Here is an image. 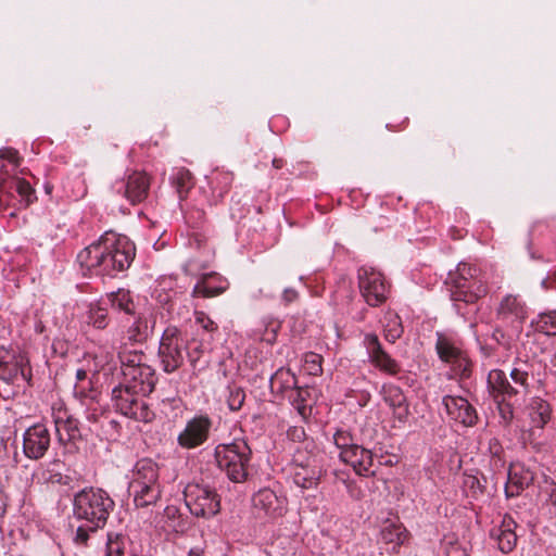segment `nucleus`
Wrapping results in <instances>:
<instances>
[{
    "mask_svg": "<svg viewBox=\"0 0 556 556\" xmlns=\"http://www.w3.org/2000/svg\"><path fill=\"white\" fill-rule=\"evenodd\" d=\"M135 256L134 242L126 236L106 231L77 254V262L85 275L113 278L128 269Z\"/></svg>",
    "mask_w": 556,
    "mask_h": 556,
    "instance_id": "1",
    "label": "nucleus"
},
{
    "mask_svg": "<svg viewBox=\"0 0 556 556\" xmlns=\"http://www.w3.org/2000/svg\"><path fill=\"white\" fill-rule=\"evenodd\" d=\"M531 365L516 361L509 371V378L502 369H492L488 374V392L496 404L501 422L507 427L515 416V408L522 404L530 393Z\"/></svg>",
    "mask_w": 556,
    "mask_h": 556,
    "instance_id": "2",
    "label": "nucleus"
},
{
    "mask_svg": "<svg viewBox=\"0 0 556 556\" xmlns=\"http://www.w3.org/2000/svg\"><path fill=\"white\" fill-rule=\"evenodd\" d=\"M204 352L202 340L188 339L176 326H168L161 337L157 356L163 371L173 374L184 366L186 359L197 370Z\"/></svg>",
    "mask_w": 556,
    "mask_h": 556,
    "instance_id": "3",
    "label": "nucleus"
},
{
    "mask_svg": "<svg viewBox=\"0 0 556 556\" xmlns=\"http://www.w3.org/2000/svg\"><path fill=\"white\" fill-rule=\"evenodd\" d=\"M114 507L115 502L101 488H84L73 497L74 518L90 522L91 529H103Z\"/></svg>",
    "mask_w": 556,
    "mask_h": 556,
    "instance_id": "4",
    "label": "nucleus"
},
{
    "mask_svg": "<svg viewBox=\"0 0 556 556\" xmlns=\"http://www.w3.org/2000/svg\"><path fill=\"white\" fill-rule=\"evenodd\" d=\"M217 465L235 483H242L249 477L252 450L243 439H236L229 444H218L214 452Z\"/></svg>",
    "mask_w": 556,
    "mask_h": 556,
    "instance_id": "5",
    "label": "nucleus"
},
{
    "mask_svg": "<svg viewBox=\"0 0 556 556\" xmlns=\"http://www.w3.org/2000/svg\"><path fill=\"white\" fill-rule=\"evenodd\" d=\"M451 298L454 302L475 304L488 293V285L480 270L470 264L460 263L454 274L448 275Z\"/></svg>",
    "mask_w": 556,
    "mask_h": 556,
    "instance_id": "6",
    "label": "nucleus"
},
{
    "mask_svg": "<svg viewBox=\"0 0 556 556\" xmlns=\"http://www.w3.org/2000/svg\"><path fill=\"white\" fill-rule=\"evenodd\" d=\"M184 498L190 513L198 518H212L220 511V496L208 485L189 483L185 488Z\"/></svg>",
    "mask_w": 556,
    "mask_h": 556,
    "instance_id": "7",
    "label": "nucleus"
},
{
    "mask_svg": "<svg viewBox=\"0 0 556 556\" xmlns=\"http://www.w3.org/2000/svg\"><path fill=\"white\" fill-rule=\"evenodd\" d=\"M0 380L8 384H30L31 368L26 355L0 345Z\"/></svg>",
    "mask_w": 556,
    "mask_h": 556,
    "instance_id": "8",
    "label": "nucleus"
},
{
    "mask_svg": "<svg viewBox=\"0 0 556 556\" xmlns=\"http://www.w3.org/2000/svg\"><path fill=\"white\" fill-rule=\"evenodd\" d=\"M358 287L365 302L372 307L383 304L390 293V285L382 273L364 265L357 270Z\"/></svg>",
    "mask_w": 556,
    "mask_h": 556,
    "instance_id": "9",
    "label": "nucleus"
},
{
    "mask_svg": "<svg viewBox=\"0 0 556 556\" xmlns=\"http://www.w3.org/2000/svg\"><path fill=\"white\" fill-rule=\"evenodd\" d=\"M212 418L206 414L195 415L190 418L177 437V443L181 448L193 450L203 445L211 434Z\"/></svg>",
    "mask_w": 556,
    "mask_h": 556,
    "instance_id": "10",
    "label": "nucleus"
},
{
    "mask_svg": "<svg viewBox=\"0 0 556 556\" xmlns=\"http://www.w3.org/2000/svg\"><path fill=\"white\" fill-rule=\"evenodd\" d=\"M51 444V434L45 424L28 427L23 433V453L31 460L41 459Z\"/></svg>",
    "mask_w": 556,
    "mask_h": 556,
    "instance_id": "11",
    "label": "nucleus"
},
{
    "mask_svg": "<svg viewBox=\"0 0 556 556\" xmlns=\"http://www.w3.org/2000/svg\"><path fill=\"white\" fill-rule=\"evenodd\" d=\"M369 362L381 372L396 376L401 372V365L383 348L375 333H366L363 339Z\"/></svg>",
    "mask_w": 556,
    "mask_h": 556,
    "instance_id": "12",
    "label": "nucleus"
},
{
    "mask_svg": "<svg viewBox=\"0 0 556 556\" xmlns=\"http://www.w3.org/2000/svg\"><path fill=\"white\" fill-rule=\"evenodd\" d=\"M113 188L116 193L123 194L130 204L135 205L148 198L150 177L144 172H132L126 181H117Z\"/></svg>",
    "mask_w": 556,
    "mask_h": 556,
    "instance_id": "13",
    "label": "nucleus"
},
{
    "mask_svg": "<svg viewBox=\"0 0 556 556\" xmlns=\"http://www.w3.org/2000/svg\"><path fill=\"white\" fill-rule=\"evenodd\" d=\"M443 405L451 419L466 426L472 427L478 421L476 408L462 396L445 395Z\"/></svg>",
    "mask_w": 556,
    "mask_h": 556,
    "instance_id": "14",
    "label": "nucleus"
},
{
    "mask_svg": "<svg viewBox=\"0 0 556 556\" xmlns=\"http://www.w3.org/2000/svg\"><path fill=\"white\" fill-rule=\"evenodd\" d=\"M123 379L122 384L141 393L142 396L152 393L156 383L155 370L150 365L129 369L123 374Z\"/></svg>",
    "mask_w": 556,
    "mask_h": 556,
    "instance_id": "15",
    "label": "nucleus"
},
{
    "mask_svg": "<svg viewBox=\"0 0 556 556\" xmlns=\"http://www.w3.org/2000/svg\"><path fill=\"white\" fill-rule=\"evenodd\" d=\"M381 394L383 396V401L392 409L393 417L397 421L405 424L410 413L409 405L403 390L393 383H384L382 386Z\"/></svg>",
    "mask_w": 556,
    "mask_h": 556,
    "instance_id": "16",
    "label": "nucleus"
},
{
    "mask_svg": "<svg viewBox=\"0 0 556 556\" xmlns=\"http://www.w3.org/2000/svg\"><path fill=\"white\" fill-rule=\"evenodd\" d=\"M53 418L60 442H76L83 439L79 420L70 415L67 410L59 409Z\"/></svg>",
    "mask_w": 556,
    "mask_h": 556,
    "instance_id": "17",
    "label": "nucleus"
},
{
    "mask_svg": "<svg viewBox=\"0 0 556 556\" xmlns=\"http://www.w3.org/2000/svg\"><path fill=\"white\" fill-rule=\"evenodd\" d=\"M496 314L502 320L522 324L528 316V309L519 295L507 294L500 302Z\"/></svg>",
    "mask_w": 556,
    "mask_h": 556,
    "instance_id": "18",
    "label": "nucleus"
},
{
    "mask_svg": "<svg viewBox=\"0 0 556 556\" xmlns=\"http://www.w3.org/2000/svg\"><path fill=\"white\" fill-rule=\"evenodd\" d=\"M253 506L264 515L275 518L285 510V500L276 495L270 489H262L253 496Z\"/></svg>",
    "mask_w": 556,
    "mask_h": 556,
    "instance_id": "19",
    "label": "nucleus"
},
{
    "mask_svg": "<svg viewBox=\"0 0 556 556\" xmlns=\"http://www.w3.org/2000/svg\"><path fill=\"white\" fill-rule=\"evenodd\" d=\"M129 482H137L138 484L150 486H162L157 464L150 458L138 460L132 468Z\"/></svg>",
    "mask_w": 556,
    "mask_h": 556,
    "instance_id": "20",
    "label": "nucleus"
},
{
    "mask_svg": "<svg viewBox=\"0 0 556 556\" xmlns=\"http://www.w3.org/2000/svg\"><path fill=\"white\" fill-rule=\"evenodd\" d=\"M516 521L508 515L503 517L500 527L491 531V536L496 540L498 549L504 553H510L517 544V534L515 533Z\"/></svg>",
    "mask_w": 556,
    "mask_h": 556,
    "instance_id": "21",
    "label": "nucleus"
},
{
    "mask_svg": "<svg viewBox=\"0 0 556 556\" xmlns=\"http://www.w3.org/2000/svg\"><path fill=\"white\" fill-rule=\"evenodd\" d=\"M534 473L529 468L520 465L511 466L508 471V481L505 486L507 497L518 496L521 491L532 484Z\"/></svg>",
    "mask_w": 556,
    "mask_h": 556,
    "instance_id": "22",
    "label": "nucleus"
},
{
    "mask_svg": "<svg viewBox=\"0 0 556 556\" xmlns=\"http://www.w3.org/2000/svg\"><path fill=\"white\" fill-rule=\"evenodd\" d=\"M128 492L137 508H148L156 505L161 500L162 486H150L146 484H138L137 482H129Z\"/></svg>",
    "mask_w": 556,
    "mask_h": 556,
    "instance_id": "23",
    "label": "nucleus"
},
{
    "mask_svg": "<svg viewBox=\"0 0 556 556\" xmlns=\"http://www.w3.org/2000/svg\"><path fill=\"white\" fill-rule=\"evenodd\" d=\"M351 453V457L346 456L342 459L343 463L350 465L358 476L369 477L375 473L371 451L358 444Z\"/></svg>",
    "mask_w": 556,
    "mask_h": 556,
    "instance_id": "24",
    "label": "nucleus"
},
{
    "mask_svg": "<svg viewBox=\"0 0 556 556\" xmlns=\"http://www.w3.org/2000/svg\"><path fill=\"white\" fill-rule=\"evenodd\" d=\"M321 476L323 470L317 465H299L293 472V482L303 490L315 489L319 484Z\"/></svg>",
    "mask_w": 556,
    "mask_h": 556,
    "instance_id": "25",
    "label": "nucleus"
},
{
    "mask_svg": "<svg viewBox=\"0 0 556 556\" xmlns=\"http://www.w3.org/2000/svg\"><path fill=\"white\" fill-rule=\"evenodd\" d=\"M552 406L542 397L531 399L529 404V417L533 427L543 429L552 419Z\"/></svg>",
    "mask_w": 556,
    "mask_h": 556,
    "instance_id": "26",
    "label": "nucleus"
},
{
    "mask_svg": "<svg viewBox=\"0 0 556 556\" xmlns=\"http://www.w3.org/2000/svg\"><path fill=\"white\" fill-rule=\"evenodd\" d=\"M141 393L135 392L131 388L124 384L115 387L112 391V401L115 408L124 416L127 417L135 401Z\"/></svg>",
    "mask_w": 556,
    "mask_h": 556,
    "instance_id": "27",
    "label": "nucleus"
},
{
    "mask_svg": "<svg viewBox=\"0 0 556 556\" xmlns=\"http://www.w3.org/2000/svg\"><path fill=\"white\" fill-rule=\"evenodd\" d=\"M216 280H219L217 274H205L203 277L197 282L192 290V296L194 298H214L218 296L225 292V286H218L215 283Z\"/></svg>",
    "mask_w": 556,
    "mask_h": 556,
    "instance_id": "28",
    "label": "nucleus"
},
{
    "mask_svg": "<svg viewBox=\"0 0 556 556\" xmlns=\"http://www.w3.org/2000/svg\"><path fill=\"white\" fill-rule=\"evenodd\" d=\"M270 389L278 394L287 395L298 386V379L290 369H278L270 378Z\"/></svg>",
    "mask_w": 556,
    "mask_h": 556,
    "instance_id": "29",
    "label": "nucleus"
},
{
    "mask_svg": "<svg viewBox=\"0 0 556 556\" xmlns=\"http://www.w3.org/2000/svg\"><path fill=\"white\" fill-rule=\"evenodd\" d=\"M108 304L115 311L123 312L126 315H135L136 305L131 292L127 289H118L117 291L106 294Z\"/></svg>",
    "mask_w": 556,
    "mask_h": 556,
    "instance_id": "30",
    "label": "nucleus"
},
{
    "mask_svg": "<svg viewBox=\"0 0 556 556\" xmlns=\"http://www.w3.org/2000/svg\"><path fill=\"white\" fill-rule=\"evenodd\" d=\"M451 379L466 380L472 375V361L469 358L466 351L458 354L457 358L452 359L448 364Z\"/></svg>",
    "mask_w": 556,
    "mask_h": 556,
    "instance_id": "31",
    "label": "nucleus"
},
{
    "mask_svg": "<svg viewBox=\"0 0 556 556\" xmlns=\"http://www.w3.org/2000/svg\"><path fill=\"white\" fill-rule=\"evenodd\" d=\"M311 393V388L296 386L291 393L287 394V397L291 404L303 418H306L312 413V406L308 403Z\"/></svg>",
    "mask_w": 556,
    "mask_h": 556,
    "instance_id": "32",
    "label": "nucleus"
},
{
    "mask_svg": "<svg viewBox=\"0 0 556 556\" xmlns=\"http://www.w3.org/2000/svg\"><path fill=\"white\" fill-rule=\"evenodd\" d=\"M463 351L451 339L442 333H437L435 352L441 362L448 364L452 359L457 358Z\"/></svg>",
    "mask_w": 556,
    "mask_h": 556,
    "instance_id": "33",
    "label": "nucleus"
},
{
    "mask_svg": "<svg viewBox=\"0 0 556 556\" xmlns=\"http://www.w3.org/2000/svg\"><path fill=\"white\" fill-rule=\"evenodd\" d=\"M173 186L181 201L186 200L190 190L194 187V178L187 168H179L173 176Z\"/></svg>",
    "mask_w": 556,
    "mask_h": 556,
    "instance_id": "34",
    "label": "nucleus"
},
{
    "mask_svg": "<svg viewBox=\"0 0 556 556\" xmlns=\"http://www.w3.org/2000/svg\"><path fill=\"white\" fill-rule=\"evenodd\" d=\"M333 442L336 446L340 450L339 457L342 460L346 456L351 457L352 451L354 446H357L358 443L352 433L345 429H338L333 434Z\"/></svg>",
    "mask_w": 556,
    "mask_h": 556,
    "instance_id": "35",
    "label": "nucleus"
},
{
    "mask_svg": "<svg viewBox=\"0 0 556 556\" xmlns=\"http://www.w3.org/2000/svg\"><path fill=\"white\" fill-rule=\"evenodd\" d=\"M86 321L93 328L103 330L109 326L110 318L108 308L101 304H90L86 315Z\"/></svg>",
    "mask_w": 556,
    "mask_h": 556,
    "instance_id": "36",
    "label": "nucleus"
},
{
    "mask_svg": "<svg viewBox=\"0 0 556 556\" xmlns=\"http://www.w3.org/2000/svg\"><path fill=\"white\" fill-rule=\"evenodd\" d=\"M118 358L121 362L122 374L128 372L129 369H136L137 367L147 366L146 355L141 351L136 350H124L119 352Z\"/></svg>",
    "mask_w": 556,
    "mask_h": 556,
    "instance_id": "37",
    "label": "nucleus"
},
{
    "mask_svg": "<svg viewBox=\"0 0 556 556\" xmlns=\"http://www.w3.org/2000/svg\"><path fill=\"white\" fill-rule=\"evenodd\" d=\"M134 321L128 326L126 336L130 342H142L148 337V323L147 319L141 315L135 313L131 315Z\"/></svg>",
    "mask_w": 556,
    "mask_h": 556,
    "instance_id": "38",
    "label": "nucleus"
},
{
    "mask_svg": "<svg viewBox=\"0 0 556 556\" xmlns=\"http://www.w3.org/2000/svg\"><path fill=\"white\" fill-rule=\"evenodd\" d=\"M384 338L390 343H394L404 332L401 317L395 313H388L384 316Z\"/></svg>",
    "mask_w": 556,
    "mask_h": 556,
    "instance_id": "39",
    "label": "nucleus"
},
{
    "mask_svg": "<svg viewBox=\"0 0 556 556\" xmlns=\"http://www.w3.org/2000/svg\"><path fill=\"white\" fill-rule=\"evenodd\" d=\"M408 532L401 523L387 522L381 530V538L386 543L403 544Z\"/></svg>",
    "mask_w": 556,
    "mask_h": 556,
    "instance_id": "40",
    "label": "nucleus"
},
{
    "mask_svg": "<svg viewBox=\"0 0 556 556\" xmlns=\"http://www.w3.org/2000/svg\"><path fill=\"white\" fill-rule=\"evenodd\" d=\"M143 397L144 396L139 395L132 404L127 417L137 421L150 422L154 419L155 414Z\"/></svg>",
    "mask_w": 556,
    "mask_h": 556,
    "instance_id": "41",
    "label": "nucleus"
},
{
    "mask_svg": "<svg viewBox=\"0 0 556 556\" xmlns=\"http://www.w3.org/2000/svg\"><path fill=\"white\" fill-rule=\"evenodd\" d=\"M128 538L118 532H109L105 556H124Z\"/></svg>",
    "mask_w": 556,
    "mask_h": 556,
    "instance_id": "42",
    "label": "nucleus"
},
{
    "mask_svg": "<svg viewBox=\"0 0 556 556\" xmlns=\"http://www.w3.org/2000/svg\"><path fill=\"white\" fill-rule=\"evenodd\" d=\"M10 187L14 188L15 192L21 197V200L25 202L26 206L34 203V201L37 199L35 195V190L25 179L17 177L11 178Z\"/></svg>",
    "mask_w": 556,
    "mask_h": 556,
    "instance_id": "43",
    "label": "nucleus"
},
{
    "mask_svg": "<svg viewBox=\"0 0 556 556\" xmlns=\"http://www.w3.org/2000/svg\"><path fill=\"white\" fill-rule=\"evenodd\" d=\"M534 329L546 336H556V311L540 314L538 319L533 321Z\"/></svg>",
    "mask_w": 556,
    "mask_h": 556,
    "instance_id": "44",
    "label": "nucleus"
},
{
    "mask_svg": "<svg viewBox=\"0 0 556 556\" xmlns=\"http://www.w3.org/2000/svg\"><path fill=\"white\" fill-rule=\"evenodd\" d=\"M233 181V175L229 172H216L212 178L211 185L213 192H218V197L226 194Z\"/></svg>",
    "mask_w": 556,
    "mask_h": 556,
    "instance_id": "45",
    "label": "nucleus"
},
{
    "mask_svg": "<svg viewBox=\"0 0 556 556\" xmlns=\"http://www.w3.org/2000/svg\"><path fill=\"white\" fill-rule=\"evenodd\" d=\"M489 453L491 455V464L494 469L500 470L505 466L504 448L501 442L493 438L489 441Z\"/></svg>",
    "mask_w": 556,
    "mask_h": 556,
    "instance_id": "46",
    "label": "nucleus"
},
{
    "mask_svg": "<svg viewBox=\"0 0 556 556\" xmlns=\"http://www.w3.org/2000/svg\"><path fill=\"white\" fill-rule=\"evenodd\" d=\"M10 179L0 176V211L12 205L14 199V188L10 187Z\"/></svg>",
    "mask_w": 556,
    "mask_h": 556,
    "instance_id": "47",
    "label": "nucleus"
},
{
    "mask_svg": "<svg viewBox=\"0 0 556 556\" xmlns=\"http://www.w3.org/2000/svg\"><path fill=\"white\" fill-rule=\"evenodd\" d=\"M245 401V392L240 387L229 388L227 404L230 410L238 412L242 408Z\"/></svg>",
    "mask_w": 556,
    "mask_h": 556,
    "instance_id": "48",
    "label": "nucleus"
},
{
    "mask_svg": "<svg viewBox=\"0 0 556 556\" xmlns=\"http://www.w3.org/2000/svg\"><path fill=\"white\" fill-rule=\"evenodd\" d=\"M321 363H323V356L317 353L308 352L304 356L305 369L312 376L321 375V372H323Z\"/></svg>",
    "mask_w": 556,
    "mask_h": 556,
    "instance_id": "49",
    "label": "nucleus"
},
{
    "mask_svg": "<svg viewBox=\"0 0 556 556\" xmlns=\"http://www.w3.org/2000/svg\"><path fill=\"white\" fill-rule=\"evenodd\" d=\"M464 486L473 498H478L485 490V485L480 481V479L471 475L464 478Z\"/></svg>",
    "mask_w": 556,
    "mask_h": 556,
    "instance_id": "50",
    "label": "nucleus"
},
{
    "mask_svg": "<svg viewBox=\"0 0 556 556\" xmlns=\"http://www.w3.org/2000/svg\"><path fill=\"white\" fill-rule=\"evenodd\" d=\"M99 529H91V523L86 522L76 529L73 541L76 545L87 546L90 535L98 532Z\"/></svg>",
    "mask_w": 556,
    "mask_h": 556,
    "instance_id": "51",
    "label": "nucleus"
},
{
    "mask_svg": "<svg viewBox=\"0 0 556 556\" xmlns=\"http://www.w3.org/2000/svg\"><path fill=\"white\" fill-rule=\"evenodd\" d=\"M0 161L9 163V165L12 167V170H15L21 165L22 157L15 149L2 148L0 149Z\"/></svg>",
    "mask_w": 556,
    "mask_h": 556,
    "instance_id": "52",
    "label": "nucleus"
},
{
    "mask_svg": "<svg viewBox=\"0 0 556 556\" xmlns=\"http://www.w3.org/2000/svg\"><path fill=\"white\" fill-rule=\"evenodd\" d=\"M185 219L192 228H199L205 220V212L202 208L192 207L185 213Z\"/></svg>",
    "mask_w": 556,
    "mask_h": 556,
    "instance_id": "53",
    "label": "nucleus"
},
{
    "mask_svg": "<svg viewBox=\"0 0 556 556\" xmlns=\"http://www.w3.org/2000/svg\"><path fill=\"white\" fill-rule=\"evenodd\" d=\"M90 382L87 380V371L85 369L76 370V383L74 387L75 394L79 396H87L86 387L89 386Z\"/></svg>",
    "mask_w": 556,
    "mask_h": 556,
    "instance_id": "54",
    "label": "nucleus"
},
{
    "mask_svg": "<svg viewBox=\"0 0 556 556\" xmlns=\"http://www.w3.org/2000/svg\"><path fill=\"white\" fill-rule=\"evenodd\" d=\"M195 323L206 332L217 331V324L212 320L204 312L195 313Z\"/></svg>",
    "mask_w": 556,
    "mask_h": 556,
    "instance_id": "55",
    "label": "nucleus"
},
{
    "mask_svg": "<svg viewBox=\"0 0 556 556\" xmlns=\"http://www.w3.org/2000/svg\"><path fill=\"white\" fill-rule=\"evenodd\" d=\"M287 437L293 442H302L306 438V433L302 426H293L287 430Z\"/></svg>",
    "mask_w": 556,
    "mask_h": 556,
    "instance_id": "56",
    "label": "nucleus"
},
{
    "mask_svg": "<svg viewBox=\"0 0 556 556\" xmlns=\"http://www.w3.org/2000/svg\"><path fill=\"white\" fill-rule=\"evenodd\" d=\"M15 170H12V167L9 165V163H5L4 161H0V176L5 178H14L11 176Z\"/></svg>",
    "mask_w": 556,
    "mask_h": 556,
    "instance_id": "57",
    "label": "nucleus"
},
{
    "mask_svg": "<svg viewBox=\"0 0 556 556\" xmlns=\"http://www.w3.org/2000/svg\"><path fill=\"white\" fill-rule=\"evenodd\" d=\"M298 298V292L293 289H286L282 293V300L289 304L293 301H295Z\"/></svg>",
    "mask_w": 556,
    "mask_h": 556,
    "instance_id": "58",
    "label": "nucleus"
},
{
    "mask_svg": "<svg viewBox=\"0 0 556 556\" xmlns=\"http://www.w3.org/2000/svg\"><path fill=\"white\" fill-rule=\"evenodd\" d=\"M492 338L501 345L508 346L505 341V333L501 329H495L492 333Z\"/></svg>",
    "mask_w": 556,
    "mask_h": 556,
    "instance_id": "59",
    "label": "nucleus"
},
{
    "mask_svg": "<svg viewBox=\"0 0 556 556\" xmlns=\"http://www.w3.org/2000/svg\"><path fill=\"white\" fill-rule=\"evenodd\" d=\"M103 415L101 412L100 414L97 413V409L93 408L92 412H89L87 415V419L92 422H98L100 420V417Z\"/></svg>",
    "mask_w": 556,
    "mask_h": 556,
    "instance_id": "60",
    "label": "nucleus"
},
{
    "mask_svg": "<svg viewBox=\"0 0 556 556\" xmlns=\"http://www.w3.org/2000/svg\"><path fill=\"white\" fill-rule=\"evenodd\" d=\"M187 556H207L205 551L201 547H193L189 551Z\"/></svg>",
    "mask_w": 556,
    "mask_h": 556,
    "instance_id": "61",
    "label": "nucleus"
},
{
    "mask_svg": "<svg viewBox=\"0 0 556 556\" xmlns=\"http://www.w3.org/2000/svg\"><path fill=\"white\" fill-rule=\"evenodd\" d=\"M68 480H70V477H67V476L63 477L61 473H56L53 476V481L62 483V484H67Z\"/></svg>",
    "mask_w": 556,
    "mask_h": 556,
    "instance_id": "62",
    "label": "nucleus"
},
{
    "mask_svg": "<svg viewBox=\"0 0 556 556\" xmlns=\"http://www.w3.org/2000/svg\"><path fill=\"white\" fill-rule=\"evenodd\" d=\"M285 165V161L282 159H274L273 160V166L277 169L282 168Z\"/></svg>",
    "mask_w": 556,
    "mask_h": 556,
    "instance_id": "63",
    "label": "nucleus"
},
{
    "mask_svg": "<svg viewBox=\"0 0 556 556\" xmlns=\"http://www.w3.org/2000/svg\"><path fill=\"white\" fill-rule=\"evenodd\" d=\"M481 350L485 356H491L493 354V350L489 346H481Z\"/></svg>",
    "mask_w": 556,
    "mask_h": 556,
    "instance_id": "64",
    "label": "nucleus"
}]
</instances>
